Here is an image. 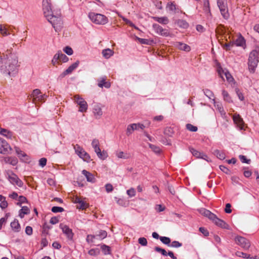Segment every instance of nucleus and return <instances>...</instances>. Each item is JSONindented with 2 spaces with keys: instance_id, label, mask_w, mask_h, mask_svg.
<instances>
[{
  "instance_id": "f257e3e1",
  "label": "nucleus",
  "mask_w": 259,
  "mask_h": 259,
  "mask_svg": "<svg viewBox=\"0 0 259 259\" xmlns=\"http://www.w3.org/2000/svg\"><path fill=\"white\" fill-rule=\"evenodd\" d=\"M7 62L0 65V72L9 77L14 76L18 72L19 65L18 58L15 55L11 56V58H7Z\"/></svg>"
},
{
  "instance_id": "f03ea898",
  "label": "nucleus",
  "mask_w": 259,
  "mask_h": 259,
  "mask_svg": "<svg viewBox=\"0 0 259 259\" xmlns=\"http://www.w3.org/2000/svg\"><path fill=\"white\" fill-rule=\"evenodd\" d=\"M258 53L257 51H252L249 55L248 60V69L250 73H253L259 62L258 58Z\"/></svg>"
},
{
  "instance_id": "7ed1b4c3",
  "label": "nucleus",
  "mask_w": 259,
  "mask_h": 259,
  "mask_svg": "<svg viewBox=\"0 0 259 259\" xmlns=\"http://www.w3.org/2000/svg\"><path fill=\"white\" fill-rule=\"evenodd\" d=\"M48 21L52 24L56 31H60L63 24L60 14L54 15V13L47 17Z\"/></svg>"
},
{
  "instance_id": "20e7f679",
  "label": "nucleus",
  "mask_w": 259,
  "mask_h": 259,
  "mask_svg": "<svg viewBox=\"0 0 259 259\" xmlns=\"http://www.w3.org/2000/svg\"><path fill=\"white\" fill-rule=\"evenodd\" d=\"M89 17L93 23L97 24L104 25L108 21L105 15L94 12L89 13Z\"/></svg>"
},
{
  "instance_id": "39448f33",
  "label": "nucleus",
  "mask_w": 259,
  "mask_h": 259,
  "mask_svg": "<svg viewBox=\"0 0 259 259\" xmlns=\"http://www.w3.org/2000/svg\"><path fill=\"white\" fill-rule=\"evenodd\" d=\"M6 177L13 185H17L19 187L23 186L22 181L12 170H7L6 171Z\"/></svg>"
},
{
  "instance_id": "423d86ee",
  "label": "nucleus",
  "mask_w": 259,
  "mask_h": 259,
  "mask_svg": "<svg viewBox=\"0 0 259 259\" xmlns=\"http://www.w3.org/2000/svg\"><path fill=\"white\" fill-rule=\"evenodd\" d=\"M32 99V102L35 105L39 102H44L47 98L46 94H41L40 91L39 89H35L33 91L31 95Z\"/></svg>"
},
{
  "instance_id": "0eeeda50",
  "label": "nucleus",
  "mask_w": 259,
  "mask_h": 259,
  "mask_svg": "<svg viewBox=\"0 0 259 259\" xmlns=\"http://www.w3.org/2000/svg\"><path fill=\"white\" fill-rule=\"evenodd\" d=\"M74 102L79 106L78 111L81 112H86L88 109L87 102L79 95H76L74 96Z\"/></svg>"
},
{
  "instance_id": "6e6552de",
  "label": "nucleus",
  "mask_w": 259,
  "mask_h": 259,
  "mask_svg": "<svg viewBox=\"0 0 259 259\" xmlns=\"http://www.w3.org/2000/svg\"><path fill=\"white\" fill-rule=\"evenodd\" d=\"M74 149L75 150L76 154L78 156H79V157H80L81 158L83 159L84 161H86L87 162L90 161V155L79 145L76 144L74 145Z\"/></svg>"
},
{
  "instance_id": "1a4fd4ad",
  "label": "nucleus",
  "mask_w": 259,
  "mask_h": 259,
  "mask_svg": "<svg viewBox=\"0 0 259 259\" xmlns=\"http://www.w3.org/2000/svg\"><path fill=\"white\" fill-rule=\"evenodd\" d=\"M237 244L240 246L244 250H247L250 246V243L248 240L241 236H237L235 239Z\"/></svg>"
},
{
  "instance_id": "9d476101",
  "label": "nucleus",
  "mask_w": 259,
  "mask_h": 259,
  "mask_svg": "<svg viewBox=\"0 0 259 259\" xmlns=\"http://www.w3.org/2000/svg\"><path fill=\"white\" fill-rule=\"evenodd\" d=\"M43 10L45 17L47 18L53 14L50 0H42Z\"/></svg>"
},
{
  "instance_id": "9b49d317",
  "label": "nucleus",
  "mask_w": 259,
  "mask_h": 259,
  "mask_svg": "<svg viewBox=\"0 0 259 259\" xmlns=\"http://www.w3.org/2000/svg\"><path fill=\"white\" fill-rule=\"evenodd\" d=\"M153 28L155 32L159 35L163 36H168L169 35V32L166 29H163L159 24L154 23L153 24Z\"/></svg>"
},
{
  "instance_id": "f8f14e48",
  "label": "nucleus",
  "mask_w": 259,
  "mask_h": 259,
  "mask_svg": "<svg viewBox=\"0 0 259 259\" xmlns=\"http://www.w3.org/2000/svg\"><path fill=\"white\" fill-rule=\"evenodd\" d=\"M146 127V125L141 123H133L128 125L126 129V135H130L134 130L140 128L143 130Z\"/></svg>"
},
{
  "instance_id": "ddd939ff",
  "label": "nucleus",
  "mask_w": 259,
  "mask_h": 259,
  "mask_svg": "<svg viewBox=\"0 0 259 259\" xmlns=\"http://www.w3.org/2000/svg\"><path fill=\"white\" fill-rule=\"evenodd\" d=\"M60 227L62 229L63 233H64L69 239H72L73 236V233L71 229H70L67 225H64L62 224L60 225Z\"/></svg>"
},
{
  "instance_id": "4468645a",
  "label": "nucleus",
  "mask_w": 259,
  "mask_h": 259,
  "mask_svg": "<svg viewBox=\"0 0 259 259\" xmlns=\"http://www.w3.org/2000/svg\"><path fill=\"white\" fill-rule=\"evenodd\" d=\"M190 151L193 156H195L196 158H200L206 160L207 161H209V158L208 156L203 153H201L199 151L195 150L193 148H190Z\"/></svg>"
},
{
  "instance_id": "2eb2a0df",
  "label": "nucleus",
  "mask_w": 259,
  "mask_h": 259,
  "mask_svg": "<svg viewBox=\"0 0 259 259\" xmlns=\"http://www.w3.org/2000/svg\"><path fill=\"white\" fill-rule=\"evenodd\" d=\"M213 223H214L217 226L224 228V229H228V225L226 224L223 220L219 219L217 215L215 214L214 216V218L211 220Z\"/></svg>"
},
{
  "instance_id": "dca6fc26",
  "label": "nucleus",
  "mask_w": 259,
  "mask_h": 259,
  "mask_svg": "<svg viewBox=\"0 0 259 259\" xmlns=\"http://www.w3.org/2000/svg\"><path fill=\"white\" fill-rule=\"evenodd\" d=\"M218 6L220 9V11L223 17L226 20L228 19L230 17V14L228 12L227 4Z\"/></svg>"
},
{
  "instance_id": "f3484780",
  "label": "nucleus",
  "mask_w": 259,
  "mask_h": 259,
  "mask_svg": "<svg viewBox=\"0 0 259 259\" xmlns=\"http://www.w3.org/2000/svg\"><path fill=\"white\" fill-rule=\"evenodd\" d=\"M15 151L20 159L24 162H28L29 160V156L18 147H15Z\"/></svg>"
},
{
  "instance_id": "a211bd4d",
  "label": "nucleus",
  "mask_w": 259,
  "mask_h": 259,
  "mask_svg": "<svg viewBox=\"0 0 259 259\" xmlns=\"http://www.w3.org/2000/svg\"><path fill=\"white\" fill-rule=\"evenodd\" d=\"M98 85L100 88L105 87L108 89L110 87L111 84L109 81H106V77L103 76L98 80Z\"/></svg>"
},
{
  "instance_id": "6ab92c4d",
  "label": "nucleus",
  "mask_w": 259,
  "mask_h": 259,
  "mask_svg": "<svg viewBox=\"0 0 259 259\" xmlns=\"http://www.w3.org/2000/svg\"><path fill=\"white\" fill-rule=\"evenodd\" d=\"M234 123L240 128L242 129L244 125V122L242 118L239 114H235L233 117Z\"/></svg>"
},
{
  "instance_id": "aec40b11",
  "label": "nucleus",
  "mask_w": 259,
  "mask_h": 259,
  "mask_svg": "<svg viewBox=\"0 0 259 259\" xmlns=\"http://www.w3.org/2000/svg\"><path fill=\"white\" fill-rule=\"evenodd\" d=\"M10 146L7 142L5 140L0 138V153H3L7 152Z\"/></svg>"
},
{
  "instance_id": "412c9836",
  "label": "nucleus",
  "mask_w": 259,
  "mask_h": 259,
  "mask_svg": "<svg viewBox=\"0 0 259 259\" xmlns=\"http://www.w3.org/2000/svg\"><path fill=\"white\" fill-rule=\"evenodd\" d=\"M176 46L180 50L189 52L191 50L190 47L187 44L181 42H177Z\"/></svg>"
},
{
  "instance_id": "4be33fe9",
  "label": "nucleus",
  "mask_w": 259,
  "mask_h": 259,
  "mask_svg": "<svg viewBox=\"0 0 259 259\" xmlns=\"http://www.w3.org/2000/svg\"><path fill=\"white\" fill-rule=\"evenodd\" d=\"M200 212L204 216L207 217L210 220H212V219L214 218V216L215 215L214 213L205 208L201 209L200 210Z\"/></svg>"
},
{
  "instance_id": "5701e85b",
  "label": "nucleus",
  "mask_w": 259,
  "mask_h": 259,
  "mask_svg": "<svg viewBox=\"0 0 259 259\" xmlns=\"http://www.w3.org/2000/svg\"><path fill=\"white\" fill-rule=\"evenodd\" d=\"M93 112L97 118H100L103 114L102 109L99 105L94 106Z\"/></svg>"
},
{
  "instance_id": "b1692460",
  "label": "nucleus",
  "mask_w": 259,
  "mask_h": 259,
  "mask_svg": "<svg viewBox=\"0 0 259 259\" xmlns=\"http://www.w3.org/2000/svg\"><path fill=\"white\" fill-rule=\"evenodd\" d=\"M0 134L8 139H12L13 137V133L5 128H0Z\"/></svg>"
},
{
  "instance_id": "393cba45",
  "label": "nucleus",
  "mask_w": 259,
  "mask_h": 259,
  "mask_svg": "<svg viewBox=\"0 0 259 259\" xmlns=\"http://www.w3.org/2000/svg\"><path fill=\"white\" fill-rule=\"evenodd\" d=\"M82 174L85 177L88 182L94 183L95 182V178L93 175L88 172L86 170H83Z\"/></svg>"
},
{
  "instance_id": "a878e982",
  "label": "nucleus",
  "mask_w": 259,
  "mask_h": 259,
  "mask_svg": "<svg viewBox=\"0 0 259 259\" xmlns=\"http://www.w3.org/2000/svg\"><path fill=\"white\" fill-rule=\"evenodd\" d=\"M94 150L99 158L101 159H105L107 157V154L106 152L104 151L101 152L100 147H98L97 149H95Z\"/></svg>"
},
{
  "instance_id": "bb28decb",
  "label": "nucleus",
  "mask_w": 259,
  "mask_h": 259,
  "mask_svg": "<svg viewBox=\"0 0 259 259\" xmlns=\"http://www.w3.org/2000/svg\"><path fill=\"white\" fill-rule=\"evenodd\" d=\"M166 9H168L169 11L173 12L174 13H176L178 12V10H179L177 6L174 4V2H169L167 4Z\"/></svg>"
},
{
  "instance_id": "cd10ccee",
  "label": "nucleus",
  "mask_w": 259,
  "mask_h": 259,
  "mask_svg": "<svg viewBox=\"0 0 259 259\" xmlns=\"http://www.w3.org/2000/svg\"><path fill=\"white\" fill-rule=\"evenodd\" d=\"M233 42L236 46L242 47L245 44V40L243 37L240 35L233 41Z\"/></svg>"
},
{
  "instance_id": "c85d7f7f",
  "label": "nucleus",
  "mask_w": 259,
  "mask_h": 259,
  "mask_svg": "<svg viewBox=\"0 0 259 259\" xmlns=\"http://www.w3.org/2000/svg\"><path fill=\"white\" fill-rule=\"evenodd\" d=\"M219 73L220 74V76L222 78H223L224 77H223V75H224L227 80L228 81L231 82H232L234 79L232 77V75H231V74L227 71L224 72V71H223V74L221 73V71L219 70Z\"/></svg>"
},
{
  "instance_id": "c756f323",
  "label": "nucleus",
  "mask_w": 259,
  "mask_h": 259,
  "mask_svg": "<svg viewBox=\"0 0 259 259\" xmlns=\"http://www.w3.org/2000/svg\"><path fill=\"white\" fill-rule=\"evenodd\" d=\"M153 19L155 21L162 24H167L169 22V20L167 17H154Z\"/></svg>"
},
{
  "instance_id": "7c9ffc66",
  "label": "nucleus",
  "mask_w": 259,
  "mask_h": 259,
  "mask_svg": "<svg viewBox=\"0 0 259 259\" xmlns=\"http://www.w3.org/2000/svg\"><path fill=\"white\" fill-rule=\"evenodd\" d=\"M176 24L180 28L186 29L189 27V24L186 21L183 19H179L177 21Z\"/></svg>"
},
{
  "instance_id": "2f4dec72",
  "label": "nucleus",
  "mask_w": 259,
  "mask_h": 259,
  "mask_svg": "<svg viewBox=\"0 0 259 259\" xmlns=\"http://www.w3.org/2000/svg\"><path fill=\"white\" fill-rule=\"evenodd\" d=\"M213 154L221 160H223L226 157L224 152L223 151H220L218 149L214 150L213 152Z\"/></svg>"
},
{
  "instance_id": "473e14b6",
  "label": "nucleus",
  "mask_w": 259,
  "mask_h": 259,
  "mask_svg": "<svg viewBox=\"0 0 259 259\" xmlns=\"http://www.w3.org/2000/svg\"><path fill=\"white\" fill-rule=\"evenodd\" d=\"M102 53L104 57L108 59L113 55L114 52L110 49H107L103 50Z\"/></svg>"
},
{
  "instance_id": "72a5a7b5",
  "label": "nucleus",
  "mask_w": 259,
  "mask_h": 259,
  "mask_svg": "<svg viewBox=\"0 0 259 259\" xmlns=\"http://www.w3.org/2000/svg\"><path fill=\"white\" fill-rule=\"evenodd\" d=\"M11 227L15 232H19L20 225L17 220H14L11 223Z\"/></svg>"
},
{
  "instance_id": "f704fd0d",
  "label": "nucleus",
  "mask_w": 259,
  "mask_h": 259,
  "mask_svg": "<svg viewBox=\"0 0 259 259\" xmlns=\"http://www.w3.org/2000/svg\"><path fill=\"white\" fill-rule=\"evenodd\" d=\"M213 103L214 104V106L217 108L218 111L220 112L222 115H225L226 114L223 107L222 104L220 103H215L214 99H213Z\"/></svg>"
},
{
  "instance_id": "c9c22d12",
  "label": "nucleus",
  "mask_w": 259,
  "mask_h": 259,
  "mask_svg": "<svg viewBox=\"0 0 259 259\" xmlns=\"http://www.w3.org/2000/svg\"><path fill=\"white\" fill-rule=\"evenodd\" d=\"M222 95L223 96L224 100L229 103L232 102L231 97L228 94V93L225 90L222 91Z\"/></svg>"
},
{
  "instance_id": "e433bc0d",
  "label": "nucleus",
  "mask_w": 259,
  "mask_h": 259,
  "mask_svg": "<svg viewBox=\"0 0 259 259\" xmlns=\"http://www.w3.org/2000/svg\"><path fill=\"white\" fill-rule=\"evenodd\" d=\"M101 248L104 254H110V247L109 246L103 244L101 245Z\"/></svg>"
},
{
  "instance_id": "4c0bfd02",
  "label": "nucleus",
  "mask_w": 259,
  "mask_h": 259,
  "mask_svg": "<svg viewBox=\"0 0 259 259\" xmlns=\"http://www.w3.org/2000/svg\"><path fill=\"white\" fill-rule=\"evenodd\" d=\"M160 241L164 244L167 245L169 246L170 243V239L169 237L165 236H161L159 238Z\"/></svg>"
},
{
  "instance_id": "58836bf2",
  "label": "nucleus",
  "mask_w": 259,
  "mask_h": 259,
  "mask_svg": "<svg viewBox=\"0 0 259 259\" xmlns=\"http://www.w3.org/2000/svg\"><path fill=\"white\" fill-rule=\"evenodd\" d=\"M204 95L207 97L209 99H211L214 97V95L210 90L208 89H205L203 90Z\"/></svg>"
},
{
  "instance_id": "ea45409f",
  "label": "nucleus",
  "mask_w": 259,
  "mask_h": 259,
  "mask_svg": "<svg viewBox=\"0 0 259 259\" xmlns=\"http://www.w3.org/2000/svg\"><path fill=\"white\" fill-rule=\"evenodd\" d=\"M88 253L92 256H96L99 254L100 250L98 248L91 249L88 251Z\"/></svg>"
},
{
  "instance_id": "a19ab883",
  "label": "nucleus",
  "mask_w": 259,
  "mask_h": 259,
  "mask_svg": "<svg viewBox=\"0 0 259 259\" xmlns=\"http://www.w3.org/2000/svg\"><path fill=\"white\" fill-rule=\"evenodd\" d=\"M154 250L158 252L161 253L164 256L167 255V253L164 249L161 248L158 246H156L154 248Z\"/></svg>"
},
{
  "instance_id": "79ce46f5",
  "label": "nucleus",
  "mask_w": 259,
  "mask_h": 259,
  "mask_svg": "<svg viewBox=\"0 0 259 259\" xmlns=\"http://www.w3.org/2000/svg\"><path fill=\"white\" fill-rule=\"evenodd\" d=\"M99 237V240H101L107 237V233L106 231L104 230H101L99 232V233L98 234Z\"/></svg>"
},
{
  "instance_id": "37998d69",
  "label": "nucleus",
  "mask_w": 259,
  "mask_h": 259,
  "mask_svg": "<svg viewBox=\"0 0 259 259\" xmlns=\"http://www.w3.org/2000/svg\"><path fill=\"white\" fill-rule=\"evenodd\" d=\"M149 146L150 149L155 153H159L160 152V149L159 147L151 144H149Z\"/></svg>"
},
{
  "instance_id": "c03bdc74",
  "label": "nucleus",
  "mask_w": 259,
  "mask_h": 259,
  "mask_svg": "<svg viewBox=\"0 0 259 259\" xmlns=\"http://www.w3.org/2000/svg\"><path fill=\"white\" fill-rule=\"evenodd\" d=\"M186 128L187 130L191 132H196L198 130L197 126H194L190 123H188L186 124Z\"/></svg>"
},
{
  "instance_id": "a18cd8bd",
  "label": "nucleus",
  "mask_w": 259,
  "mask_h": 259,
  "mask_svg": "<svg viewBox=\"0 0 259 259\" xmlns=\"http://www.w3.org/2000/svg\"><path fill=\"white\" fill-rule=\"evenodd\" d=\"M51 210L53 212L57 213V212H63L64 209L63 207H59V206H53Z\"/></svg>"
},
{
  "instance_id": "49530a36",
  "label": "nucleus",
  "mask_w": 259,
  "mask_h": 259,
  "mask_svg": "<svg viewBox=\"0 0 259 259\" xmlns=\"http://www.w3.org/2000/svg\"><path fill=\"white\" fill-rule=\"evenodd\" d=\"M204 10L205 11L210 13V7L209 0H203Z\"/></svg>"
},
{
  "instance_id": "de8ad7c7",
  "label": "nucleus",
  "mask_w": 259,
  "mask_h": 259,
  "mask_svg": "<svg viewBox=\"0 0 259 259\" xmlns=\"http://www.w3.org/2000/svg\"><path fill=\"white\" fill-rule=\"evenodd\" d=\"M182 246V244L179 241H174L171 242V243L169 245V247L178 248L181 247Z\"/></svg>"
},
{
  "instance_id": "09e8293b",
  "label": "nucleus",
  "mask_w": 259,
  "mask_h": 259,
  "mask_svg": "<svg viewBox=\"0 0 259 259\" xmlns=\"http://www.w3.org/2000/svg\"><path fill=\"white\" fill-rule=\"evenodd\" d=\"M236 254L237 256L239 257H242L245 258H248L250 257V255L241 251H237L236 252Z\"/></svg>"
},
{
  "instance_id": "8fccbe9b",
  "label": "nucleus",
  "mask_w": 259,
  "mask_h": 259,
  "mask_svg": "<svg viewBox=\"0 0 259 259\" xmlns=\"http://www.w3.org/2000/svg\"><path fill=\"white\" fill-rule=\"evenodd\" d=\"M116 156L119 158L127 159L128 158V155L126 154H124L122 151L117 152Z\"/></svg>"
},
{
  "instance_id": "3c124183",
  "label": "nucleus",
  "mask_w": 259,
  "mask_h": 259,
  "mask_svg": "<svg viewBox=\"0 0 259 259\" xmlns=\"http://www.w3.org/2000/svg\"><path fill=\"white\" fill-rule=\"evenodd\" d=\"M122 20L124 21V22L127 25L132 26V27H134L135 29H138V28L132 22H131L130 20H129L128 19L124 18V17H123L122 18Z\"/></svg>"
},
{
  "instance_id": "603ef678",
  "label": "nucleus",
  "mask_w": 259,
  "mask_h": 259,
  "mask_svg": "<svg viewBox=\"0 0 259 259\" xmlns=\"http://www.w3.org/2000/svg\"><path fill=\"white\" fill-rule=\"evenodd\" d=\"M138 242L142 246H146L147 244V239L144 237H140L138 239Z\"/></svg>"
},
{
  "instance_id": "864d4df0",
  "label": "nucleus",
  "mask_w": 259,
  "mask_h": 259,
  "mask_svg": "<svg viewBox=\"0 0 259 259\" xmlns=\"http://www.w3.org/2000/svg\"><path fill=\"white\" fill-rule=\"evenodd\" d=\"M86 241L88 243H95V237L93 235H88L86 238Z\"/></svg>"
},
{
  "instance_id": "5fc2aeb1",
  "label": "nucleus",
  "mask_w": 259,
  "mask_h": 259,
  "mask_svg": "<svg viewBox=\"0 0 259 259\" xmlns=\"http://www.w3.org/2000/svg\"><path fill=\"white\" fill-rule=\"evenodd\" d=\"M68 58L61 51H60V61H62L63 62H66L68 61Z\"/></svg>"
},
{
  "instance_id": "6e6d98bb",
  "label": "nucleus",
  "mask_w": 259,
  "mask_h": 259,
  "mask_svg": "<svg viewBox=\"0 0 259 259\" xmlns=\"http://www.w3.org/2000/svg\"><path fill=\"white\" fill-rule=\"evenodd\" d=\"M63 51L68 55H71L73 53L72 48L68 46L65 47L63 49Z\"/></svg>"
},
{
  "instance_id": "4d7b16f0",
  "label": "nucleus",
  "mask_w": 259,
  "mask_h": 259,
  "mask_svg": "<svg viewBox=\"0 0 259 259\" xmlns=\"http://www.w3.org/2000/svg\"><path fill=\"white\" fill-rule=\"evenodd\" d=\"M78 204H79V206H78V208L79 209H84L89 206L88 203H87L82 200H81V202L79 203Z\"/></svg>"
},
{
  "instance_id": "13d9d810",
  "label": "nucleus",
  "mask_w": 259,
  "mask_h": 259,
  "mask_svg": "<svg viewBox=\"0 0 259 259\" xmlns=\"http://www.w3.org/2000/svg\"><path fill=\"white\" fill-rule=\"evenodd\" d=\"M19 202L17 203V205H21L22 203H24L27 202V199L23 196H20L19 197Z\"/></svg>"
},
{
  "instance_id": "bf43d9fd",
  "label": "nucleus",
  "mask_w": 259,
  "mask_h": 259,
  "mask_svg": "<svg viewBox=\"0 0 259 259\" xmlns=\"http://www.w3.org/2000/svg\"><path fill=\"white\" fill-rule=\"evenodd\" d=\"M8 162L12 165H16L18 163V160L16 158L10 157L8 159Z\"/></svg>"
},
{
  "instance_id": "052dcab7",
  "label": "nucleus",
  "mask_w": 259,
  "mask_h": 259,
  "mask_svg": "<svg viewBox=\"0 0 259 259\" xmlns=\"http://www.w3.org/2000/svg\"><path fill=\"white\" fill-rule=\"evenodd\" d=\"M239 158L243 163H246L248 164L250 162V159H247L246 157L244 155H239Z\"/></svg>"
},
{
  "instance_id": "680f3d73",
  "label": "nucleus",
  "mask_w": 259,
  "mask_h": 259,
  "mask_svg": "<svg viewBox=\"0 0 259 259\" xmlns=\"http://www.w3.org/2000/svg\"><path fill=\"white\" fill-rule=\"evenodd\" d=\"M92 145L94 149L99 147V140L97 139H94L92 142Z\"/></svg>"
},
{
  "instance_id": "e2e57ef3",
  "label": "nucleus",
  "mask_w": 259,
  "mask_h": 259,
  "mask_svg": "<svg viewBox=\"0 0 259 259\" xmlns=\"http://www.w3.org/2000/svg\"><path fill=\"white\" fill-rule=\"evenodd\" d=\"M126 192L127 195L131 197H134L136 195V191L134 188H131Z\"/></svg>"
},
{
  "instance_id": "0e129e2a",
  "label": "nucleus",
  "mask_w": 259,
  "mask_h": 259,
  "mask_svg": "<svg viewBox=\"0 0 259 259\" xmlns=\"http://www.w3.org/2000/svg\"><path fill=\"white\" fill-rule=\"evenodd\" d=\"M73 71V69L70 66L67 69H66L63 73L62 76H65V75L71 73Z\"/></svg>"
},
{
  "instance_id": "69168bd1",
  "label": "nucleus",
  "mask_w": 259,
  "mask_h": 259,
  "mask_svg": "<svg viewBox=\"0 0 259 259\" xmlns=\"http://www.w3.org/2000/svg\"><path fill=\"white\" fill-rule=\"evenodd\" d=\"M234 45L233 41L230 42L227 44H225L223 46V48L226 49V50L228 51L230 50V48L233 47Z\"/></svg>"
},
{
  "instance_id": "338daca9",
  "label": "nucleus",
  "mask_w": 259,
  "mask_h": 259,
  "mask_svg": "<svg viewBox=\"0 0 259 259\" xmlns=\"http://www.w3.org/2000/svg\"><path fill=\"white\" fill-rule=\"evenodd\" d=\"M165 206L161 204H157L155 206V209L157 212H161L163 211L165 209Z\"/></svg>"
},
{
  "instance_id": "774afa93",
  "label": "nucleus",
  "mask_w": 259,
  "mask_h": 259,
  "mask_svg": "<svg viewBox=\"0 0 259 259\" xmlns=\"http://www.w3.org/2000/svg\"><path fill=\"white\" fill-rule=\"evenodd\" d=\"M47 164V159L46 158H41L39 160V165L41 167H44Z\"/></svg>"
}]
</instances>
